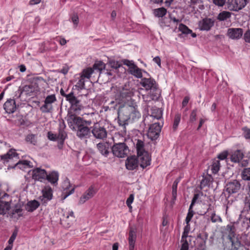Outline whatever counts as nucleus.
I'll return each instance as SVG.
<instances>
[{
    "label": "nucleus",
    "mask_w": 250,
    "mask_h": 250,
    "mask_svg": "<svg viewBox=\"0 0 250 250\" xmlns=\"http://www.w3.org/2000/svg\"><path fill=\"white\" fill-rule=\"evenodd\" d=\"M77 114L68 112L66 121L70 128L73 131H76L83 124L87 125H91L92 121L90 120H86L84 118L78 116Z\"/></svg>",
    "instance_id": "1"
},
{
    "label": "nucleus",
    "mask_w": 250,
    "mask_h": 250,
    "mask_svg": "<svg viewBox=\"0 0 250 250\" xmlns=\"http://www.w3.org/2000/svg\"><path fill=\"white\" fill-rule=\"evenodd\" d=\"M66 100L68 101L71 104L70 108L68 112L79 114L80 112L84 108L81 100L75 97L73 92H71L66 95Z\"/></svg>",
    "instance_id": "2"
},
{
    "label": "nucleus",
    "mask_w": 250,
    "mask_h": 250,
    "mask_svg": "<svg viewBox=\"0 0 250 250\" xmlns=\"http://www.w3.org/2000/svg\"><path fill=\"white\" fill-rule=\"evenodd\" d=\"M230 159L231 162L239 163L242 167H247L250 162V158L245 157L244 152L240 149H237L231 152Z\"/></svg>",
    "instance_id": "3"
},
{
    "label": "nucleus",
    "mask_w": 250,
    "mask_h": 250,
    "mask_svg": "<svg viewBox=\"0 0 250 250\" xmlns=\"http://www.w3.org/2000/svg\"><path fill=\"white\" fill-rule=\"evenodd\" d=\"M111 149L113 155L118 158L126 157L129 151L128 147L124 142L115 143Z\"/></svg>",
    "instance_id": "4"
},
{
    "label": "nucleus",
    "mask_w": 250,
    "mask_h": 250,
    "mask_svg": "<svg viewBox=\"0 0 250 250\" xmlns=\"http://www.w3.org/2000/svg\"><path fill=\"white\" fill-rule=\"evenodd\" d=\"M227 227L229 230L228 238L231 243L230 250H238L242 246L241 241H239V235L235 234V228L233 225H228Z\"/></svg>",
    "instance_id": "5"
},
{
    "label": "nucleus",
    "mask_w": 250,
    "mask_h": 250,
    "mask_svg": "<svg viewBox=\"0 0 250 250\" xmlns=\"http://www.w3.org/2000/svg\"><path fill=\"white\" fill-rule=\"evenodd\" d=\"M227 227L229 230L228 238L231 243L230 250H238L242 246L241 241H239V235L235 234V228L233 225H228Z\"/></svg>",
    "instance_id": "6"
},
{
    "label": "nucleus",
    "mask_w": 250,
    "mask_h": 250,
    "mask_svg": "<svg viewBox=\"0 0 250 250\" xmlns=\"http://www.w3.org/2000/svg\"><path fill=\"white\" fill-rule=\"evenodd\" d=\"M93 136L97 139L103 140L107 137V132L106 129L98 123H94L90 127Z\"/></svg>",
    "instance_id": "7"
},
{
    "label": "nucleus",
    "mask_w": 250,
    "mask_h": 250,
    "mask_svg": "<svg viewBox=\"0 0 250 250\" xmlns=\"http://www.w3.org/2000/svg\"><path fill=\"white\" fill-rule=\"evenodd\" d=\"M119 93L118 98L120 101L123 102L130 98L134 95L133 89L129 87V85L126 84L119 89Z\"/></svg>",
    "instance_id": "8"
},
{
    "label": "nucleus",
    "mask_w": 250,
    "mask_h": 250,
    "mask_svg": "<svg viewBox=\"0 0 250 250\" xmlns=\"http://www.w3.org/2000/svg\"><path fill=\"white\" fill-rule=\"evenodd\" d=\"M43 80V79L42 78H34L29 84L23 86L22 91L26 92L27 93L39 91V83Z\"/></svg>",
    "instance_id": "9"
},
{
    "label": "nucleus",
    "mask_w": 250,
    "mask_h": 250,
    "mask_svg": "<svg viewBox=\"0 0 250 250\" xmlns=\"http://www.w3.org/2000/svg\"><path fill=\"white\" fill-rule=\"evenodd\" d=\"M90 125H87L83 124L75 131L77 136L81 139H85L90 138L91 136V128L88 126Z\"/></svg>",
    "instance_id": "10"
},
{
    "label": "nucleus",
    "mask_w": 250,
    "mask_h": 250,
    "mask_svg": "<svg viewBox=\"0 0 250 250\" xmlns=\"http://www.w3.org/2000/svg\"><path fill=\"white\" fill-rule=\"evenodd\" d=\"M161 130V126L159 123L151 125L148 129L147 135L151 140H156L159 136Z\"/></svg>",
    "instance_id": "11"
},
{
    "label": "nucleus",
    "mask_w": 250,
    "mask_h": 250,
    "mask_svg": "<svg viewBox=\"0 0 250 250\" xmlns=\"http://www.w3.org/2000/svg\"><path fill=\"white\" fill-rule=\"evenodd\" d=\"M247 0H228V8L238 11L243 8L247 3Z\"/></svg>",
    "instance_id": "12"
},
{
    "label": "nucleus",
    "mask_w": 250,
    "mask_h": 250,
    "mask_svg": "<svg viewBox=\"0 0 250 250\" xmlns=\"http://www.w3.org/2000/svg\"><path fill=\"white\" fill-rule=\"evenodd\" d=\"M136 157L138 160L139 165L143 168L146 167L150 164V158L147 152L137 154Z\"/></svg>",
    "instance_id": "13"
},
{
    "label": "nucleus",
    "mask_w": 250,
    "mask_h": 250,
    "mask_svg": "<svg viewBox=\"0 0 250 250\" xmlns=\"http://www.w3.org/2000/svg\"><path fill=\"white\" fill-rule=\"evenodd\" d=\"M241 187L240 182L234 180L229 182L226 186V190L229 194H233L238 192Z\"/></svg>",
    "instance_id": "14"
},
{
    "label": "nucleus",
    "mask_w": 250,
    "mask_h": 250,
    "mask_svg": "<svg viewBox=\"0 0 250 250\" xmlns=\"http://www.w3.org/2000/svg\"><path fill=\"white\" fill-rule=\"evenodd\" d=\"M42 195L40 197L42 204L45 206L48 201L52 199V189L50 187H45L42 190Z\"/></svg>",
    "instance_id": "15"
},
{
    "label": "nucleus",
    "mask_w": 250,
    "mask_h": 250,
    "mask_svg": "<svg viewBox=\"0 0 250 250\" xmlns=\"http://www.w3.org/2000/svg\"><path fill=\"white\" fill-rule=\"evenodd\" d=\"M214 21L210 18H205L198 22L200 30L208 31L214 25Z\"/></svg>",
    "instance_id": "16"
},
{
    "label": "nucleus",
    "mask_w": 250,
    "mask_h": 250,
    "mask_svg": "<svg viewBox=\"0 0 250 250\" xmlns=\"http://www.w3.org/2000/svg\"><path fill=\"white\" fill-rule=\"evenodd\" d=\"M47 177V172L45 170L40 168H36L32 170V177L35 180L42 181L45 180Z\"/></svg>",
    "instance_id": "17"
},
{
    "label": "nucleus",
    "mask_w": 250,
    "mask_h": 250,
    "mask_svg": "<svg viewBox=\"0 0 250 250\" xmlns=\"http://www.w3.org/2000/svg\"><path fill=\"white\" fill-rule=\"evenodd\" d=\"M137 228L134 226L129 227L128 243L129 250H133L136 239Z\"/></svg>",
    "instance_id": "18"
},
{
    "label": "nucleus",
    "mask_w": 250,
    "mask_h": 250,
    "mask_svg": "<svg viewBox=\"0 0 250 250\" xmlns=\"http://www.w3.org/2000/svg\"><path fill=\"white\" fill-rule=\"evenodd\" d=\"M140 84L144 87L146 90H150L157 86L156 81L151 78H142L140 82Z\"/></svg>",
    "instance_id": "19"
},
{
    "label": "nucleus",
    "mask_w": 250,
    "mask_h": 250,
    "mask_svg": "<svg viewBox=\"0 0 250 250\" xmlns=\"http://www.w3.org/2000/svg\"><path fill=\"white\" fill-rule=\"evenodd\" d=\"M96 193V191L94 187L91 186L81 197L79 200V204H83L86 201L93 197Z\"/></svg>",
    "instance_id": "20"
},
{
    "label": "nucleus",
    "mask_w": 250,
    "mask_h": 250,
    "mask_svg": "<svg viewBox=\"0 0 250 250\" xmlns=\"http://www.w3.org/2000/svg\"><path fill=\"white\" fill-rule=\"evenodd\" d=\"M71 184L69 180L67 178H66V179L64 180L62 185V188L63 189V193L62 196V200H64L69 195H70V194H72L74 192L75 188H73L70 190H69Z\"/></svg>",
    "instance_id": "21"
},
{
    "label": "nucleus",
    "mask_w": 250,
    "mask_h": 250,
    "mask_svg": "<svg viewBox=\"0 0 250 250\" xmlns=\"http://www.w3.org/2000/svg\"><path fill=\"white\" fill-rule=\"evenodd\" d=\"M243 31L242 28H231L228 30V36L233 40H238L243 35Z\"/></svg>",
    "instance_id": "22"
},
{
    "label": "nucleus",
    "mask_w": 250,
    "mask_h": 250,
    "mask_svg": "<svg viewBox=\"0 0 250 250\" xmlns=\"http://www.w3.org/2000/svg\"><path fill=\"white\" fill-rule=\"evenodd\" d=\"M139 165L138 160L135 155L128 157L125 162L126 167L129 170H133Z\"/></svg>",
    "instance_id": "23"
},
{
    "label": "nucleus",
    "mask_w": 250,
    "mask_h": 250,
    "mask_svg": "<svg viewBox=\"0 0 250 250\" xmlns=\"http://www.w3.org/2000/svg\"><path fill=\"white\" fill-rule=\"evenodd\" d=\"M3 107L6 112L10 114L14 113L17 108L16 102L13 99H9L4 103Z\"/></svg>",
    "instance_id": "24"
},
{
    "label": "nucleus",
    "mask_w": 250,
    "mask_h": 250,
    "mask_svg": "<svg viewBox=\"0 0 250 250\" xmlns=\"http://www.w3.org/2000/svg\"><path fill=\"white\" fill-rule=\"evenodd\" d=\"M127 110L129 112L128 118L132 120L138 119L141 117V114L138 110L137 105L129 106L127 107Z\"/></svg>",
    "instance_id": "25"
},
{
    "label": "nucleus",
    "mask_w": 250,
    "mask_h": 250,
    "mask_svg": "<svg viewBox=\"0 0 250 250\" xmlns=\"http://www.w3.org/2000/svg\"><path fill=\"white\" fill-rule=\"evenodd\" d=\"M97 147L100 153L105 157H107L109 151V145L107 142L99 143L97 145Z\"/></svg>",
    "instance_id": "26"
},
{
    "label": "nucleus",
    "mask_w": 250,
    "mask_h": 250,
    "mask_svg": "<svg viewBox=\"0 0 250 250\" xmlns=\"http://www.w3.org/2000/svg\"><path fill=\"white\" fill-rule=\"evenodd\" d=\"M65 125L64 122L63 121L60 124V127L59 128V132L57 135L58 139L60 140V145H62L64 140L67 137V133L64 131L65 128Z\"/></svg>",
    "instance_id": "27"
},
{
    "label": "nucleus",
    "mask_w": 250,
    "mask_h": 250,
    "mask_svg": "<svg viewBox=\"0 0 250 250\" xmlns=\"http://www.w3.org/2000/svg\"><path fill=\"white\" fill-rule=\"evenodd\" d=\"M19 154L15 152V149H11L6 154L0 156L1 160L4 162H8L9 160L12 159L15 157H18Z\"/></svg>",
    "instance_id": "28"
},
{
    "label": "nucleus",
    "mask_w": 250,
    "mask_h": 250,
    "mask_svg": "<svg viewBox=\"0 0 250 250\" xmlns=\"http://www.w3.org/2000/svg\"><path fill=\"white\" fill-rule=\"evenodd\" d=\"M10 208V204L8 201L0 200V214H6Z\"/></svg>",
    "instance_id": "29"
},
{
    "label": "nucleus",
    "mask_w": 250,
    "mask_h": 250,
    "mask_svg": "<svg viewBox=\"0 0 250 250\" xmlns=\"http://www.w3.org/2000/svg\"><path fill=\"white\" fill-rule=\"evenodd\" d=\"M40 206L39 203L36 200L28 202L25 205V209L29 212H32L36 210Z\"/></svg>",
    "instance_id": "30"
},
{
    "label": "nucleus",
    "mask_w": 250,
    "mask_h": 250,
    "mask_svg": "<svg viewBox=\"0 0 250 250\" xmlns=\"http://www.w3.org/2000/svg\"><path fill=\"white\" fill-rule=\"evenodd\" d=\"M46 179L51 184H55L57 183L59 179V173L56 171H52L48 174H47Z\"/></svg>",
    "instance_id": "31"
},
{
    "label": "nucleus",
    "mask_w": 250,
    "mask_h": 250,
    "mask_svg": "<svg viewBox=\"0 0 250 250\" xmlns=\"http://www.w3.org/2000/svg\"><path fill=\"white\" fill-rule=\"evenodd\" d=\"M129 72L138 78H141L143 77L142 70L136 65H133L129 69Z\"/></svg>",
    "instance_id": "32"
},
{
    "label": "nucleus",
    "mask_w": 250,
    "mask_h": 250,
    "mask_svg": "<svg viewBox=\"0 0 250 250\" xmlns=\"http://www.w3.org/2000/svg\"><path fill=\"white\" fill-rule=\"evenodd\" d=\"M105 64L101 61H97L95 62L92 68L95 70V73L99 74L102 73V71L105 69Z\"/></svg>",
    "instance_id": "33"
},
{
    "label": "nucleus",
    "mask_w": 250,
    "mask_h": 250,
    "mask_svg": "<svg viewBox=\"0 0 250 250\" xmlns=\"http://www.w3.org/2000/svg\"><path fill=\"white\" fill-rule=\"evenodd\" d=\"M150 96L152 100H157L161 95V90L158 85L150 90Z\"/></svg>",
    "instance_id": "34"
},
{
    "label": "nucleus",
    "mask_w": 250,
    "mask_h": 250,
    "mask_svg": "<svg viewBox=\"0 0 250 250\" xmlns=\"http://www.w3.org/2000/svg\"><path fill=\"white\" fill-rule=\"evenodd\" d=\"M167 13V9L164 7L155 9L153 10L154 15L158 18H163Z\"/></svg>",
    "instance_id": "35"
},
{
    "label": "nucleus",
    "mask_w": 250,
    "mask_h": 250,
    "mask_svg": "<svg viewBox=\"0 0 250 250\" xmlns=\"http://www.w3.org/2000/svg\"><path fill=\"white\" fill-rule=\"evenodd\" d=\"M93 73H95V70L92 67H88L83 70L81 76L84 79H89L91 75Z\"/></svg>",
    "instance_id": "36"
},
{
    "label": "nucleus",
    "mask_w": 250,
    "mask_h": 250,
    "mask_svg": "<svg viewBox=\"0 0 250 250\" xmlns=\"http://www.w3.org/2000/svg\"><path fill=\"white\" fill-rule=\"evenodd\" d=\"M136 147L137 151V154H141L144 152H146L145 150V144L144 142L141 140H137L136 144Z\"/></svg>",
    "instance_id": "37"
},
{
    "label": "nucleus",
    "mask_w": 250,
    "mask_h": 250,
    "mask_svg": "<svg viewBox=\"0 0 250 250\" xmlns=\"http://www.w3.org/2000/svg\"><path fill=\"white\" fill-rule=\"evenodd\" d=\"M53 108L52 105L49 104L44 101V104L40 107V110L42 113H51Z\"/></svg>",
    "instance_id": "38"
},
{
    "label": "nucleus",
    "mask_w": 250,
    "mask_h": 250,
    "mask_svg": "<svg viewBox=\"0 0 250 250\" xmlns=\"http://www.w3.org/2000/svg\"><path fill=\"white\" fill-rule=\"evenodd\" d=\"M25 141L26 142L34 146L37 145L38 142L37 136L33 134L27 135L26 136Z\"/></svg>",
    "instance_id": "39"
},
{
    "label": "nucleus",
    "mask_w": 250,
    "mask_h": 250,
    "mask_svg": "<svg viewBox=\"0 0 250 250\" xmlns=\"http://www.w3.org/2000/svg\"><path fill=\"white\" fill-rule=\"evenodd\" d=\"M151 116L156 119H160L162 117V111L160 108L154 107L152 109Z\"/></svg>",
    "instance_id": "40"
},
{
    "label": "nucleus",
    "mask_w": 250,
    "mask_h": 250,
    "mask_svg": "<svg viewBox=\"0 0 250 250\" xmlns=\"http://www.w3.org/2000/svg\"><path fill=\"white\" fill-rule=\"evenodd\" d=\"M231 13L228 11H224L219 14L217 19L220 21H223L227 20L231 17Z\"/></svg>",
    "instance_id": "41"
},
{
    "label": "nucleus",
    "mask_w": 250,
    "mask_h": 250,
    "mask_svg": "<svg viewBox=\"0 0 250 250\" xmlns=\"http://www.w3.org/2000/svg\"><path fill=\"white\" fill-rule=\"evenodd\" d=\"M220 169V161L218 160H214L211 166V170L214 174L218 172Z\"/></svg>",
    "instance_id": "42"
},
{
    "label": "nucleus",
    "mask_w": 250,
    "mask_h": 250,
    "mask_svg": "<svg viewBox=\"0 0 250 250\" xmlns=\"http://www.w3.org/2000/svg\"><path fill=\"white\" fill-rule=\"evenodd\" d=\"M212 177L210 176L203 177L201 181V188H203L206 186H209L212 182Z\"/></svg>",
    "instance_id": "43"
},
{
    "label": "nucleus",
    "mask_w": 250,
    "mask_h": 250,
    "mask_svg": "<svg viewBox=\"0 0 250 250\" xmlns=\"http://www.w3.org/2000/svg\"><path fill=\"white\" fill-rule=\"evenodd\" d=\"M30 162L27 160L19 161L16 165V167L20 169H23L27 167H31Z\"/></svg>",
    "instance_id": "44"
},
{
    "label": "nucleus",
    "mask_w": 250,
    "mask_h": 250,
    "mask_svg": "<svg viewBox=\"0 0 250 250\" xmlns=\"http://www.w3.org/2000/svg\"><path fill=\"white\" fill-rule=\"evenodd\" d=\"M22 209L21 208V206L20 205H16L12 209L11 214L13 216L17 214L19 217L22 215Z\"/></svg>",
    "instance_id": "45"
},
{
    "label": "nucleus",
    "mask_w": 250,
    "mask_h": 250,
    "mask_svg": "<svg viewBox=\"0 0 250 250\" xmlns=\"http://www.w3.org/2000/svg\"><path fill=\"white\" fill-rule=\"evenodd\" d=\"M242 178L244 180H250V168H244L241 173Z\"/></svg>",
    "instance_id": "46"
},
{
    "label": "nucleus",
    "mask_w": 250,
    "mask_h": 250,
    "mask_svg": "<svg viewBox=\"0 0 250 250\" xmlns=\"http://www.w3.org/2000/svg\"><path fill=\"white\" fill-rule=\"evenodd\" d=\"M179 181H180V180L178 179H177L174 181V182H173V184L172 185V198H173V200H175L176 199L177 188L178 184L179 182Z\"/></svg>",
    "instance_id": "47"
},
{
    "label": "nucleus",
    "mask_w": 250,
    "mask_h": 250,
    "mask_svg": "<svg viewBox=\"0 0 250 250\" xmlns=\"http://www.w3.org/2000/svg\"><path fill=\"white\" fill-rule=\"evenodd\" d=\"M178 29L183 34H188L192 33V30L189 29L186 25L183 23H180L179 24Z\"/></svg>",
    "instance_id": "48"
},
{
    "label": "nucleus",
    "mask_w": 250,
    "mask_h": 250,
    "mask_svg": "<svg viewBox=\"0 0 250 250\" xmlns=\"http://www.w3.org/2000/svg\"><path fill=\"white\" fill-rule=\"evenodd\" d=\"M181 120V115L176 114L174 117L172 128L174 131L176 130Z\"/></svg>",
    "instance_id": "49"
},
{
    "label": "nucleus",
    "mask_w": 250,
    "mask_h": 250,
    "mask_svg": "<svg viewBox=\"0 0 250 250\" xmlns=\"http://www.w3.org/2000/svg\"><path fill=\"white\" fill-rule=\"evenodd\" d=\"M56 100L55 95L54 94H52L47 96L46 97L44 102L49 104L52 105V104L56 102Z\"/></svg>",
    "instance_id": "50"
},
{
    "label": "nucleus",
    "mask_w": 250,
    "mask_h": 250,
    "mask_svg": "<svg viewBox=\"0 0 250 250\" xmlns=\"http://www.w3.org/2000/svg\"><path fill=\"white\" fill-rule=\"evenodd\" d=\"M187 225L184 228V232L182 236V241H184V239H186L188 236V233L190 230V226L189 223L186 222Z\"/></svg>",
    "instance_id": "51"
},
{
    "label": "nucleus",
    "mask_w": 250,
    "mask_h": 250,
    "mask_svg": "<svg viewBox=\"0 0 250 250\" xmlns=\"http://www.w3.org/2000/svg\"><path fill=\"white\" fill-rule=\"evenodd\" d=\"M210 219L212 222L213 223L222 222L221 218L219 216L217 215L214 211L211 214Z\"/></svg>",
    "instance_id": "52"
},
{
    "label": "nucleus",
    "mask_w": 250,
    "mask_h": 250,
    "mask_svg": "<svg viewBox=\"0 0 250 250\" xmlns=\"http://www.w3.org/2000/svg\"><path fill=\"white\" fill-rule=\"evenodd\" d=\"M84 78H83L82 76H80V79L77 84H76V86L80 89H83L85 88V80Z\"/></svg>",
    "instance_id": "53"
},
{
    "label": "nucleus",
    "mask_w": 250,
    "mask_h": 250,
    "mask_svg": "<svg viewBox=\"0 0 250 250\" xmlns=\"http://www.w3.org/2000/svg\"><path fill=\"white\" fill-rule=\"evenodd\" d=\"M192 207L189 206L188 211L186 218V222L189 223L193 215V211L192 210Z\"/></svg>",
    "instance_id": "54"
},
{
    "label": "nucleus",
    "mask_w": 250,
    "mask_h": 250,
    "mask_svg": "<svg viewBox=\"0 0 250 250\" xmlns=\"http://www.w3.org/2000/svg\"><path fill=\"white\" fill-rule=\"evenodd\" d=\"M198 239H200L202 240L201 243V246H205L206 240L208 239V234L206 233L204 235L201 234H199L197 236Z\"/></svg>",
    "instance_id": "55"
},
{
    "label": "nucleus",
    "mask_w": 250,
    "mask_h": 250,
    "mask_svg": "<svg viewBox=\"0 0 250 250\" xmlns=\"http://www.w3.org/2000/svg\"><path fill=\"white\" fill-rule=\"evenodd\" d=\"M71 19L75 26V27H76L79 23V18L78 15L76 13H74L71 16Z\"/></svg>",
    "instance_id": "56"
},
{
    "label": "nucleus",
    "mask_w": 250,
    "mask_h": 250,
    "mask_svg": "<svg viewBox=\"0 0 250 250\" xmlns=\"http://www.w3.org/2000/svg\"><path fill=\"white\" fill-rule=\"evenodd\" d=\"M242 130L244 131V136L245 138L250 139V129L245 127L242 128Z\"/></svg>",
    "instance_id": "57"
},
{
    "label": "nucleus",
    "mask_w": 250,
    "mask_h": 250,
    "mask_svg": "<svg viewBox=\"0 0 250 250\" xmlns=\"http://www.w3.org/2000/svg\"><path fill=\"white\" fill-rule=\"evenodd\" d=\"M69 217L72 218V219L74 218V213L72 211H68L66 212L65 214H63V217L62 220H66L67 219H68Z\"/></svg>",
    "instance_id": "58"
},
{
    "label": "nucleus",
    "mask_w": 250,
    "mask_h": 250,
    "mask_svg": "<svg viewBox=\"0 0 250 250\" xmlns=\"http://www.w3.org/2000/svg\"><path fill=\"white\" fill-rule=\"evenodd\" d=\"M159 24L162 28H164L165 26H169L166 18H162L161 20H160Z\"/></svg>",
    "instance_id": "59"
},
{
    "label": "nucleus",
    "mask_w": 250,
    "mask_h": 250,
    "mask_svg": "<svg viewBox=\"0 0 250 250\" xmlns=\"http://www.w3.org/2000/svg\"><path fill=\"white\" fill-rule=\"evenodd\" d=\"M109 63L111 67L115 69H117L121 66V64L118 62L115 61H110Z\"/></svg>",
    "instance_id": "60"
},
{
    "label": "nucleus",
    "mask_w": 250,
    "mask_h": 250,
    "mask_svg": "<svg viewBox=\"0 0 250 250\" xmlns=\"http://www.w3.org/2000/svg\"><path fill=\"white\" fill-rule=\"evenodd\" d=\"M181 242L183 243L180 250H188V244L187 239H184V241H182L181 239Z\"/></svg>",
    "instance_id": "61"
},
{
    "label": "nucleus",
    "mask_w": 250,
    "mask_h": 250,
    "mask_svg": "<svg viewBox=\"0 0 250 250\" xmlns=\"http://www.w3.org/2000/svg\"><path fill=\"white\" fill-rule=\"evenodd\" d=\"M47 137L51 141H55L58 139L57 137V135L56 134H53L51 132H48L47 133Z\"/></svg>",
    "instance_id": "62"
},
{
    "label": "nucleus",
    "mask_w": 250,
    "mask_h": 250,
    "mask_svg": "<svg viewBox=\"0 0 250 250\" xmlns=\"http://www.w3.org/2000/svg\"><path fill=\"white\" fill-rule=\"evenodd\" d=\"M196 113L197 109H194L192 111L190 115V121L193 122L195 121L196 119Z\"/></svg>",
    "instance_id": "63"
},
{
    "label": "nucleus",
    "mask_w": 250,
    "mask_h": 250,
    "mask_svg": "<svg viewBox=\"0 0 250 250\" xmlns=\"http://www.w3.org/2000/svg\"><path fill=\"white\" fill-rule=\"evenodd\" d=\"M244 39L245 42H250V30H248L244 35Z\"/></svg>",
    "instance_id": "64"
}]
</instances>
